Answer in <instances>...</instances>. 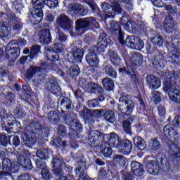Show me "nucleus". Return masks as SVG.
<instances>
[{
  "label": "nucleus",
  "mask_w": 180,
  "mask_h": 180,
  "mask_svg": "<svg viewBox=\"0 0 180 180\" xmlns=\"http://www.w3.org/2000/svg\"><path fill=\"white\" fill-rule=\"evenodd\" d=\"M34 127L31 131L25 130L21 132V139L26 147L34 146L37 141V136L40 137H49L51 128L40 124L39 122H33Z\"/></svg>",
  "instance_id": "nucleus-1"
},
{
  "label": "nucleus",
  "mask_w": 180,
  "mask_h": 180,
  "mask_svg": "<svg viewBox=\"0 0 180 180\" xmlns=\"http://www.w3.org/2000/svg\"><path fill=\"white\" fill-rule=\"evenodd\" d=\"M60 119L65 122V124H67L70 129V139H72V140L79 139V134L82 133L84 127H82V124L78 120V115L74 112L66 114L64 110H62Z\"/></svg>",
  "instance_id": "nucleus-2"
},
{
  "label": "nucleus",
  "mask_w": 180,
  "mask_h": 180,
  "mask_svg": "<svg viewBox=\"0 0 180 180\" xmlns=\"http://www.w3.org/2000/svg\"><path fill=\"white\" fill-rule=\"evenodd\" d=\"M143 60L141 53L139 52L134 53L130 59V63H127L125 64L126 66L118 69L119 74L129 75L134 82H138L139 79L137 78V74H136V70H137V67H140L143 64Z\"/></svg>",
  "instance_id": "nucleus-3"
},
{
  "label": "nucleus",
  "mask_w": 180,
  "mask_h": 180,
  "mask_svg": "<svg viewBox=\"0 0 180 180\" xmlns=\"http://www.w3.org/2000/svg\"><path fill=\"white\" fill-rule=\"evenodd\" d=\"M166 47L170 51L169 53V61L175 67L180 66V39L172 37L171 41L167 43Z\"/></svg>",
  "instance_id": "nucleus-4"
},
{
  "label": "nucleus",
  "mask_w": 180,
  "mask_h": 180,
  "mask_svg": "<svg viewBox=\"0 0 180 180\" xmlns=\"http://www.w3.org/2000/svg\"><path fill=\"white\" fill-rule=\"evenodd\" d=\"M5 56L9 63H15L20 56V46L16 39L11 40L5 47Z\"/></svg>",
  "instance_id": "nucleus-5"
},
{
  "label": "nucleus",
  "mask_w": 180,
  "mask_h": 180,
  "mask_svg": "<svg viewBox=\"0 0 180 180\" xmlns=\"http://www.w3.org/2000/svg\"><path fill=\"white\" fill-rule=\"evenodd\" d=\"M146 49L147 53L149 54H153V60H152V64L156 70H162L165 67L167 62L164 59V55L162 53L160 52L158 49L153 47L151 44H146Z\"/></svg>",
  "instance_id": "nucleus-6"
},
{
  "label": "nucleus",
  "mask_w": 180,
  "mask_h": 180,
  "mask_svg": "<svg viewBox=\"0 0 180 180\" xmlns=\"http://www.w3.org/2000/svg\"><path fill=\"white\" fill-rule=\"evenodd\" d=\"M84 53L85 51L83 48L79 46L77 44H72L67 54L68 63L79 64L82 61V58H84Z\"/></svg>",
  "instance_id": "nucleus-7"
},
{
  "label": "nucleus",
  "mask_w": 180,
  "mask_h": 180,
  "mask_svg": "<svg viewBox=\"0 0 180 180\" xmlns=\"http://www.w3.org/2000/svg\"><path fill=\"white\" fill-rule=\"evenodd\" d=\"M39 66L30 65L25 73L27 79H32L33 77L39 72H49V70L53 68V63H49L44 60H39Z\"/></svg>",
  "instance_id": "nucleus-8"
},
{
  "label": "nucleus",
  "mask_w": 180,
  "mask_h": 180,
  "mask_svg": "<svg viewBox=\"0 0 180 180\" xmlns=\"http://www.w3.org/2000/svg\"><path fill=\"white\" fill-rule=\"evenodd\" d=\"M89 26L92 29H99V27H101L99 22H98L96 19L94 17L81 18L75 21L76 32H81V30H84L83 33H85V32L88 30V27H89Z\"/></svg>",
  "instance_id": "nucleus-9"
},
{
  "label": "nucleus",
  "mask_w": 180,
  "mask_h": 180,
  "mask_svg": "<svg viewBox=\"0 0 180 180\" xmlns=\"http://www.w3.org/2000/svg\"><path fill=\"white\" fill-rule=\"evenodd\" d=\"M108 1L112 2V5L108 2H103L101 4V9L104 15H105V18H115V15H120L122 13V7H120L119 2L115 1V0H108Z\"/></svg>",
  "instance_id": "nucleus-10"
},
{
  "label": "nucleus",
  "mask_w": 180,
  "mask_h": 180,
  "mask_svg": "<svg viewBox=\"0 0 180 180\" xmlns=\"http://www.w3.org/2000/svg\"><path fill=\"white\" fill-rule=\"evenodd\" d=\"M110 43H112V40L109 39L106 33L103 32L99 35L97 44L90 49L97 55L102 54V56H103L108 46L110 44Z\"/></svg>",
  "instance_id": "nucleus-11"
},
{
  "label": "nucleus",
  "mask_w": 180,
  "mask_h": 180,
  "mask_svg": "<svg viewBox=\"0 0 180 180\" xmlns=\"http://www.w3.org/2000/svg\"><path fill=\"white\" fill-rule=\"evenodd\" d=\"M120 44L122 46H127V47L132 50H138L139 51L144 49V41L137 36H128L125 40L124 39H122V42Z\"/></svg>",
  "instance_id": "nucleus-12"
},
{
  "label": "nucleus",
  "mask_w": 180,
  "mask_h": 180,
  "mask_svg": "<svg viewBox=\"0 0 180 180\" xmlns=\"http://www.w3.org/2000/svg\"><path fill=\"white\" fill-rule=\"evenodd\" d=\"M12 120H9V117L7 118H1V126L4 130V131H7V133H12L13 131H18L20 129H22V125L19 121L15 119V117H11Z\"/></svg>",
  "instance_id": "nucleus-13"
},
{
  "label": "nucleus",
  "mask_w": 180,
  "mask_h": 180,
  "mask_svg": "<svg viewBox=\"0 0 180 180\" xmlns=\"http://www.w3.org/2000/svg\"><path fill=\"white\" fill-rule=\"evenodd\" d=\"M41 46L40 45H32L30 48V53L28 56H24L20 58L19 63L21 65H23L26 61L32 63L33 60H37L39 58V54H40Z\"/></svg>",
  "instance_id": "nucleus-14"
},
{
  "label": "nucleus",
  "mask_w": 180,
  "mask_h": 180,
  "mask_svg": "<svg viewBox=\"0 0 180 180\" xmlns=\"http://www.w3.org/2000/svg\"><path fill=\"white\" fill-rule=\"evenodd\" d=\"M32 153L29 150H23L22 153L18 156V162L22 168L25 171H30L33 169V164H32Z\"/></svg>",
  "instance_id": "nucleus-15"
},
{
  "label": "nucleus",
  "mask_w": 180,
  "mask_h": 180,
  "mask_svg": "<svg viewBox=\"0 0 180 180\" xmlns=\"http://www.w3.org/2000/svg\"><path fill=\"white\" fill-rule=\"evenodd\" d=\"M103 141H105V133L96 130L90 131L88 142L91 147H98Z\"/></svg>",
  "instance_id": "nucleus-16"
},
{
  "label": "nucleus",
  "mask_w": 180,
  "mask_h": 180,
  "mask_svg": "<svg viewBox=\"0 0 180 180\" xmlns=\"http://www.w3.org/2000/svg\"><path fill=\"white\" fill-rule=\"evenodd\" d=\"M110 30L111 34L118 39L119 43H123V39H124V32L122 30L120 22L115 20H112L110 22Z\"/></svg>",
  "instance_id": "nucleus-17"
},
{
  "label": "nucleus",
  "mask_w": 180,
  "mask_h": 180,
  "mask_svg": "<svg viewBox=\"0 0 180 180\" xmlns=\"http://www.w3.org/2000/svg\"><path fill=\"white\" fill-rule=\"evenodd\" d=\"M65 166L64 160L60 159L57 156L53 157L51 160V170L56 176L63 175V169Z\"/></svg>",
  "instance_id": "nucleus-18"
},
{
  "label": "nucleus",
  "mask_w": 180,
  "mask_h": 180,
  "mask_svg": "<svg viewBox=\"0 0 180 180\" xmlns=\"http://www.w3.org/2000/svg\"><path fill=\"white\" fill-rule=\"evenodd\" d=\"M69 13L72 18H79L86 15V10L80 4L74 3L69 5Z\"/></svg>",
  "instance_id": "nucleus-19"
},
{
  "label": "nucleus",
  "mask_w": 180,
  "mask_h": 180,
  "mask_svg": "<svg viewBox=\"0 0 180 180\" xmlns=\"http://www.w3.org/2000/svg\"><path fill=\"white\" fill-rule=\"evenodd\" d=\"M174 127H179L174 125V121H172V124H166L163 127L164 135L170 143L174 142L178 136V131Z\"/></svg>",
  "instance_id": "nucleus-20"
},
{
  "label": "nucleus",
  "mask_w": 180,
  "mask_h": 180,
  "mask_svg": "<svg viewBox=\"0 0 180 180\" xmlns=\"http://www.w3.org/2000/svg\"><path fill=\"white\" fill-rule=\"evenodd\" d=\"M39 41L42 46H49L53 41V37H51V32L50 30L44 28L41 30L39 33Z\"/></svg>",
  "instance_id": "nucleus-21"
},
{
  "label": "nucleus",
  "mask_w": 180,
  "mask_h": 180,
  "mask_svg": "<svg viewBox=\"0 0 180 180\" xmlns=\"http://www.w3.org/2000/svg\"><path fill=\"white\" fill-rule=\"evenodd\" d=\"M56 23L61 29L66 31L71 30L72 26L71 24V19L67 15L62 13L60 14L56 20Z\"/></svg>",
  "instance_id": "nucleus-22"
},
{
  "label": "nucleus",
  "mask_w": 180,
  "mask_h": 180,
  "mask_svg": "<svg viewBox=\"0 0 180 180\" xmlns=\"http://www.w3.org/2000/svg\"><path fill=\"white\" fill-rule=\"evenodd\" d=\"M121 19V25L123 26L124 30H127L130 33H136L137 31V23L136 22L131 20L129 18L126 16H122Z\"/></svg>",
  "instance_id": "nucleus-23"
},
{
  "label": "nucleus",
  "mask_w": 180,
  "mask_h": 180,
  "mask_svg": "<svg viewBox=\"0 0 180 180\" xmlns=\"http://www.w3.org/2000/svg\"><path fill=\"white\" fill-rule=\"evenodd\" d=\"M145 168L150 175H158L160 174V162L158 158L156 160H149L145 165Z\"/></svg>",
  "instance_id": "nucleus-24"
},
{
  "label": "nucleus",
  "mask_w": 180,
  "mask_h": 180,
  "mask_svg": "<svg viewBox=\"0 0 180 180\" xmlns=\"http://www.w3.org/2000/svg\"><path fill=\"white\" fill-rule=\"evenodd\" d=\"M176 81H178L176 77L172 75L167 76L163 82L162 90L164 92L169 94L172 89H174L175 87L174 86L176 84Z\"/></svg>",
  "instance_id": "nucleus-25"
},
{
  "label": "nucleus",
  "mask_w": 180,
  "mask_h": 180,
  "mask_svg": "<svg viewBox=\"0 0 180 180\" xmlns=\"http://www.w3.org/2000/svg\"><path fill=\"white\" fill-rule=\"evenodd\" d=\"M156 158H158V161L159 164H160V169H161L162 172H169V169H171V166L169 165V161L167 159L165 155L159 153Z\"/></svg>",
  "instance_id": "nucleus-26"
},
{
  "label": "nucleus",
  "mask_w": 180,
  "mask_h": 180,
  "mask_svg": "<svg viewBox=\"0 0 180 180\" xmlns=\"http://www.w3.org/2000/svg\"><path fill=\"white\" fill-rule=\"evenodd\" d=\"M105 140H107L108 144L114 148H117L120 143V137L115 132L106 134H105Z\"/></svg>",
  "instance_id": "nucleus-27"
},
{
  "label": "nucleus",
  "mask_w": 180,
  "mask_h": 180,
  "mask_svg": "<svg viewBox=\"0 0 180 180\" xmlns=\"http://www.w3.org/2000/svg\"><path fill=\"white\" fill-rule=\"evenodd\" d=\"M43 16H44L43 8H32L31 20L34 25H39L43 20Z\"/></svg>",
  "instance_id": "nucleus-28"
},
{
  "label": "nucleus",
  "mask_w": 180,
  "mask_h": 180,
  "mask_svg": "<svg viewBox=\"0 0 180 180\" xmlns=\"http://www.w3.org/2000/svg\"><path fill=\"white\" fill-rule=\"evenodd\" d=\"M146 82L150 89H158L161 87V80L154 75H148Z\"/></svg>",
  "instance_id": "nucleus-29"
},
{
  "label": "nucleus",
  "mask_w": 180,
  "mask_h": 180,
  "mask_svg": "<svg viewBox=\"0 0 180 180\" xmlns=\"http://www.w3.org/2000/svg\"><path fill=\"white\" fill-rule=\"evenodd\" d=\"M86 61L90 67H98L99 65L98 54L94 53L91 49H89V53L86 56Z\"/></svg>",
  "instance_id": "nucleus-30"
},
{
  "label": "nucleus",
  "mask_w": 180,
  "mask_h": 180,
  "mask_svg": "<svg viewBox=\"0 0 180 180\" xmlns=\"http://www.w3.org/2000/svg\"><path fill=\"white\" fill-rule=\"evenodd\" d=\"M62 110H61V111ZM58 113H60L58 110H51L47 114V120L51 124H53V126L58 124V122H60V117H61L63 111L61 113H60V115Z\"/></svg>",
  "instance_id": "nucleus-31"
},
{
  "label": "nucleus",
  "mask_w": 180,
  "mask_h": 180,
  "mask_svg": "<svg viewBox=\"0 0 180 180\" xmlns=\"http://www.w3.org/2000/svg\"><path fill=\"white\" fill-rule=\"evenodd\" d=\"M117 148H119L123 154H129V153H131L133 148L131 141L129 139L121 140L120 141Z\"/></svg>",
  "instance_id": "nucleus-32"
},
{
  "label": "nucleus",
  "mask_w": 180,
  "mask_h": 180,
  "mask_svg": "<svg viewBox=\"0 0 180 180\" xmlns=\"http://www.w3.org/2000/svg\"><path fill=\"white\" fill-rule=\"evenodd\" d=\"M163 27L166 33H172L174 32V29H175V21H174L172 16L167 15L165 17Z\"/></svg>",
  "instance_id": "nucleus-33"
},
{
  "label": "nucleus",
  "mask_w": 180,
  "mask_h": 180,
  "mask_svg": "<svg viewBox=\"0 0 180 180\" xmlns=\"http://www.w3.org/2000/svg\"><path fill=\"white\" fill-rule=\"evenodd\" d=\"M80 2H83V4H86L89 5L92 13H94V16H100L102 18V11L98 7V4L95 3L94 1L91 0H79Z\"/></svg>",
  "instance_id": "nucleus-34"
},
{
  "label": "nucleus",
  "mask_w": 180,
  "mask_h": 180,
  "mask_svg": "<svg viewBox=\"0 0 180 180\" xmlns=\"http://www.w3.org/2000/svg\"><path fill=\"white\" fill-rule=\"evenodd\" d=\"M98 147L100 150V153H101V154H103V157L105 158H109L113 153L112 146H110L109 143H108L106 141H103Z\"/></svg>",
  "instance_id": "nucleus-35"
},
{
  "label": "nucleus",
  "mask_w": 180,
  "mask_h": 180,
  "mask_svg": "<svg viewBox=\"0 0 180 180\" xmlns=\"http://www.w3.org/2000/svg\"><path fill=\"white\" fill-rule=\"evenodd\" d=\"M131 171L136 176H141L143 172H144V166L137 161H132L131 163Z\"/></svg>",
  "instance_id": "nucleus-36"
},
{
  "label": "nucleus",
  "mask_w": 180,
  "mask_h": 180,
  "mask_svg": "<svg viewBox=\"0 0 180 180\" xmlns=\"http://www.w3.org/2000/svg\"><path fill=\"white\" fill-rule=\"evenodd\" d=\"M6 11V13L1 12L0 13V19H2L4 16H6V20L10 24L16 22V20H19V17L16 16V13H13L11 8H8Z\"/></svg>",
  "instance_id": "nucleus-37"
},
{
  "label": "nucleus",
  "mask_w": 180,
  "mask_h": 180,
  "mask_svg": "<svg viewBox=\"0 0 180 180\" xmlns=\"http://www.w3.org/2000/svg\"><path fill=\"white\" fill-rule=\"evenodd\" d=\"M120 102H123L124 103V108L122 109L125 113H128V115H130L133 113V111L134 110V103L132 101H129L127 98H120Z\"/></svg>",
  "instance_id": "nucleus-38"
},
{
  "label": "nucleus",
  "mask_w": 180,
  "mask_h": 180,
  "mask_svg": "<svg viewBox=\"0 0 180 180\" xmlns=\"http://www.w3.org/2000/svg\"><path fill=\"white\" fill-rule=\"evenodd\" d=\"M4 102L6 106H13L16 103V95L13 92H7L4 95Z\"/></svg>",
  "instance_id": "nucleus-39"
},
{
  "label": "nucleus",
  "mask_w": 180,
  "mask_h": 180,
  "mask_svg": "<svg viewBox=\"0 0 180 180\" xmlns=\"http://www.w3.org/2000/svg\"><path fill=\"white\" fill-rule=\"evenodd\" d=\"M168 96L172 101V102H174V103H177L178 105H180V91L179 89L174 87L172 90H170V92L168 94Z\"/></svg>",
  "instance_id": "nucleus-40"
},
{
  "label": "nucleus",
  "mask_w": 180,
  "mask_h": 180,
  "mask_svg": "<svg viewBox=\"0 0 180 180\" xmlns=\"http://www.w3.org/2000/svg\"><path fill=\"white\" fill-rule=\"evenodd\" d=\"M101 84L103 88L105 89V91H108V92L113 91L115 88V82H113V79L109 77L103 78L102 79Z\"/></svg>",
  "instance_id": "nucleus-41"
},
{
  "label": "nucleus",
  "mask_w": 180,
  "mask_h": 180,
  "mask_svg": "<svg viewBox=\"0 0 180 180\" xmlns=\"http://www.w3.org/2000/svg\"><path fill=\"white\" fill-rule=\"evenodd\" d=\"M46 60L51 61L50 63L53 64V67H54V64H56L57 61H60V53L51 51H46Z\"/></svg>",
  "instance_id": "nucleus-42"
},
{
  "label": "nucleus",
  "mask_w": 180,
  "mask_h": 180,
  "mask_svg": "<svg viewBox=\"0 0 180 180\" xmlns=\"http://www.w3.org/2000/svg\"><path fill=\"white\" fill-rule=\"evenodd\" d=\"M110 61L112 65L115 67H119L122 63V59L117 55V53L115 51H110L109 52Z\"/></svg>",
  "instance_id": "nucleus-43"
},
{
  "label": "nucleus",
  "mask_w": 180,
  "mask_h": 180,
  "mask_svg": "<svg viewBox=\"0 0 180 180\" xmlns=\"http://www.w3.org/2000/svg\"><path fill=\"white\" fill-rule=\"evenodd\" d=\"M66 68H69V76L72 79H75L81 74V69L77 64H73L70 68L66 67Z\"/></svg>",
  "instance_id": "nucleus-44"
},
{
  "label": "nucleus",
  "mask_w": 180,
  "mask_h": 180,
  "mask_svg": "<svg viewBox=\"0 0 180 180\" xmlns=\"http://www.w3.org/2000/svg\"><path fill=\"white\" fill-rule=\"evenodd\" d=\"M45 50L46 51H53V53H58L59 54H61L64 50V46H63V44L56 42L51 46L45 47Z\"/></svg>",
  "instance_id": "nucleus-45"
},
{
  "label": "nucleus",
  "mask_w": 180,
  "mask_h": 180,
  "mask_svg": "<svg viewBox=\"0 0 180 180\" xmlns=\"http://www.w3.org/2000/svg\"><path fill=\"white\" fill-rule=\"evenodd\" d=\"M133 143L135 147L141 151L146 149V141L141 136H135L133 139Z\"/></svg>",
  "instance_id": "nucleus-46"
},
{
  "label": "nucleus",
  "mask_w": 180,
  "mask_h": 180,
  "mask_svg": "<svg viewBox=\"0 0 180 180\" xmlns=\"http://www.w3.org/2000/svg\"><path fill=\"white\" fill-rule=\"evenodd\" d=\"M9 26L5 22H0V39H5L11 34Z\"/></svg>",
  "instance_id": "nucleus-47"
},
{
  "label": "nucleus",
  "mask_w": 180,
  "mask_h": 180,
  "mask_svg": "<svg viewBox=\"0 0 180 180\" xmlns=\"http://www.w3.org/2000/svg\"><path fill=\"white\" fill-rule=\"evenodd\" d=\"M1 169L4 174H9L12 169V160L9 158L3 159Z\"/></svg>",
  "instance_id": "nucleus-48"
},
{
  "label": "nucleus",
  "mask_w": 180,
  "mask_h": 180,
  "mask_svg": "<svg viewBox=\"0 0 180 180\" xmlns=\"http://www.w3.org/2000/svg\"><path fill=\"white\" fill-rule=\"evenodd\" d=\"M150 41H152L153 44L158 47H162L164 44V37L162 35L156 34L151 37Z\"/></svg>",
  "instance_id": "nucleus-49"
},
{
  "label": "nucleus",
  "mask_w": 180,
  "mask_h": 180,
  "mask_svg": "<svg viewBox=\"0 0 180 180\" xmlns=\"http://www.w3.org/2000/svg\"><path fill=\"white\" fill-rule=\"evenodd\" d=\"M104 71L108 75V77H110V78H113L114 79H116L117 78V72L113 67H112L111 65H107L104 67Z\"/></svg>",
  "instance_id": "nucleus-50"
},
{
  "label": "nucleus",
  "mask_w": 180,
  "mask_h": 180,
  "mask_svg": "<svg viewBox=\"0 0 180 180\" xmlns=\"http://www.w3.org/2000/svg\"><path fill=\"white\" fill-rule=\"evenodd\" d=\"M36 155L38 160H49L50 158V152L47 149H39L37 150Z\"/></svg>",
  "instance_id": "nucleus-51"
},
{
  "label": "nucleus",
  "mask_w": 180,
  "mask_h": 180,
  "mask_svg": "<svg viewBox=\"0 0 180 180\" xmlns=\"http://www.w3.org/2000/svg\"><path fill=\"white\" fill-rule=\"evenodd\" d=\"M149 148L152 151H158L161 148V144H160V141L157 138H152L149 140Z\"/></svg>",
  "instance_id": "nucleus-52"
},
{
  "label": "nucleus",
  "mask_w": 180,
  "mask_h": 180,
  "mask_svg": "<svg viewBox=\"0 0 180 180\" xmlns=\"http://www.w3.org/2000/svg\"><path fill=\"white\" fill-rule=\"evenodd\" d=\"M60 105L63 106H65L66 109L70 110H74L75 107L74 104H72V101L71 99L68 98V97H63L60 101Z\"/></svg>",
  "instance_id": "nucleus-53"
},
{
  "label": "nucleus",
  "mask_w": 180,
  "mask_h": 180,
  "mask_svg": "<svg viewBox=\"0 0 180 180\" xmlns=\"http://www.w3.org/2000/svg\"><path fill=\"white\" fill-rule=\"evenodd\" d=\"M130 120L132 121L133 120L131 118H129L123 121L122 127L127 134L131 136L133 132L131 131V122H130Z\"/></svg>",
  "instance_id": "nucleus-54"
},
{
  "label": "nucleus",
  "mask_w": 180,
  "mask_h": 180,
  "mask_svg": "<svg viewBox=\"0 0 180 180\" xmlns=\"http://www.w3.org/2000/svg\"><path fill=\"white\" fill-rule=\"evenodd\" d=\"M13 8H14L16 13L22 15V10L25 8L22 0H14L13 2Z\"/></svg>",
  "instance_id": "nucleus-55"
},
{
  "label": "nucleus",
  "mask_w": 180,
  "mask_h": 180,
  "mask_svg": "<svg viewBox=\"0 0 180 180\" xmlns=\"http://www.w3.org/2000/svg\"><path fill=\"white\" fill-rule=\"evenodd\" d=\"M51 92L56 95V96H60L61 95V87L58 82L51 83Z\"/></svg>",
  "instance_id": "nucleus-56"
},
{
  "label": "nucleus",
  "mask_w": 180,
  "mask_h": 180,
  "mask_svg": "<svg viewBox=\"0 0 180 180\" xmlns=\"http://www.w3.org/2000/svg\"><path fill=\"white\" fill-rule=\"evenodd\" d=\"M79 116H81L84 120H89L91 117H94V113L91 112V110L86 108L82 110Z\"/></svg>",
  "instance_id": "nucleus-57"
},
{
  "label": "nucleus",
  "mask_w": 180,
  "mask_h": 180,
  "mask_svg": "<svg viewBox=\"0 0 180 180\" xmlns=\"http://www.w3.org/2000/svg\"><path fill=\"white\" fill-rule=\"evenodd\" d=\"M103 117L106 122L108 123H114L115 122V114L112 110H107L103 114Z\"/></svg>",
  "instance_id": "nucleus-58"
},
{
  "label": "nucleus",
  "mask_w": 180,
  "mask_h": 180,
  "mask_svg": "<svg viewBox=\"0 0 180 180\" xmlns=\"http://www.w3.org/2000/svg\"><path fill=\"white\" fill-rule=\"evenodd\" d=\"M35 165L37 171H43L47 169V164L45 160L35 159Z\"/></svg>",
  "instance_id": "nucleus-59"
},
{
  "label": "nucleus",
  "mask_w": 180,
  "mask_h": 180,
  "mask_svg": "<svg viewBox=\"0 0 180 180\" xmlns=\"http://www.w3.org/2000/svg\"><path fill=\"white\" fill-rule=\"evenodd\" d=\"M8 144H11V136L0 134V146L6 147Z\"/></svg>",
  "instance_id": "nucleus-60"
},
{
  "label": "nucleus",
  "mask_w": 180,
  "mask_h": 180,
  "mask_svg": "<svg viewBox=\"0 0 180 180\" xmlns=\"http://www.w3.org/2000/svg\"><path fill=\"white\" fill-rule=\"evenodd\" d=\"M114 160H116V162L120 167H126V165L127 164V159L123 155H115L114 156Z\"/></svg>",
  "instance_id": "nucleus-61"
},
{
  "label": "nucleus",
  "mask_w": 180,
  "mask_h": 180,
  "mask_svg": "<svg viewBox=\"0 0 180 180\" xmlns=\"http://www.w3.org/2000/svg\"><path fill=\"white\" fill-rule=\"evenodd\" d=\"M109 169L106 167H101L98 170V177L100 179H105V178H108L109 176Z\"/></svg>",
  "instance_id": "nucleus-62"
},
{
  "label": "nucleus",
  "mask_w": 180,
  "mask_h": 180,
  "mask_svg": "<svg viewBox=\"0 0 180 180\" xmlns=\"http://www.w3.org/2000/svg\"><path fill=\"white\" fill-rule=\"evenodd\" d=\"M170 150L172 152V158H180V147L178 145H172Z\"/></svg>",
  "instance_id": "nucleus-63"
},
{
  "label": "nucleus",
  "mask_w": 180,
  "mask_h": 180,
  "mask_svg": "<svg viewBox=\"0 0 180 180\" xmlns=\"http://www.w3.org/2000/svg\"><path fill=\"white\" fill-rule=\"evenodd\" d=\"M89 88L91 92H98V94H102V92H103V88L102 87V86L96 83H91L89 85Z\"/></svg>",
  "instance_id": "nucleus-64"
}]
</instances>
